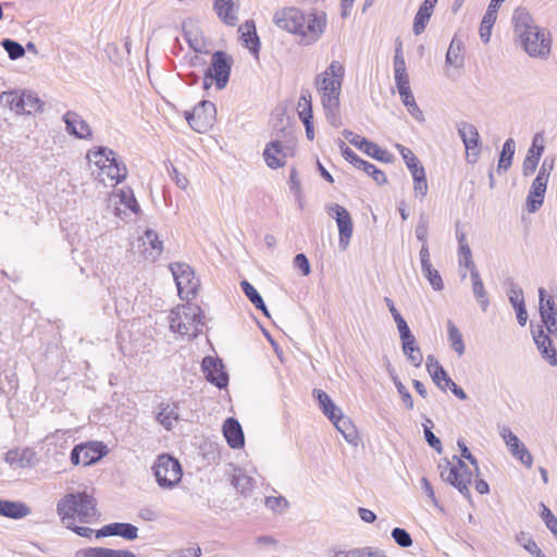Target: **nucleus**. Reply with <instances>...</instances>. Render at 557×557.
<instances>
[{
	"label": "nucleus",
	"mask_w": 557,
	"mask_h": 557,
	"mask_svg": "<svg viewBox=\"0 0 557 557\" xmlns=\"http://www.w3.org/2000/svg\"><path fill=\"white\" fill-rule=\"evenodd\" d=\"M273 23L280 29L299 36L304 45H312L321 38L327 20L323 12L306 15L295 7H287L274 13Z\"/></svg>",
	"instance_id": "1"
},
{
	"label": "nucleus",
	"mask_w": 557,
	"mask_h": 557,
	"mask_svg": "<svg viewBox=\"0 0 557 557\" xmlns=\"http://www.w3.org/2000/svg\"><path fill=\"white\" fill-rule=\"evenodd\" d=\"M512 24L516 41L529 57L544 60L549 55L552 44L549 33L535 23L527 9L515 10Z\"/></svg>",
	"instance_id": "2"
},
{
	"label": "nucleus",
	"mask_w": 557,
	"mask_h": 557,
	"mask_svg": "<svg viewBox=\"0 0 557 557\" xmlns=\"http://www.w3.org/2000/svg\"><path fill=\"white\" fill-rule=\"evenodd\" d=\"M345 76V67L342 62L334 60L315 77V87L320 95L327 122L334 126L342 125L339 114L342 85Z\"/></svg>",
	"instance_id": "3"
},
{
	"label": "nucleus",
	"mask_w": 557,
	"mask_h": 557,
	"mask_svg": "<svg viewBox=\"0 0 557 557\" xmlns=\"http://www.w3.org/2000/svg\"><path fill=\"white\" fill-rule=\"evenodd\" d=\"M57 511L65 525H73L76 520L82 523H89L98 515L95 498L85 492L64 496L58 503Z\"/></svg>",
	"instance_id": "4"
},
{
	"label": "nucleus",
	"mask_w": 557,
	"mask_h": 557,
	"mask_svg": "<svg viewBox=\"0 0 557 557\" xmlns=\"http://www.w3.org/2000/svg\"><path fill=\"white\" fill-rule=\"evenodd\" d=\"M169 321L172 332L188 339L202 333L205 325L200 307L193 304L177 306L171 311Z\"/></svg>",
	"instance_id": "5"
},
{
	"label": "nucleus",
	"mask_w": 557,
	"mask_h": 557,
	"mask_svg": "<svg viewBox=\"0 0 557 557\" xmlns=\"http://www.w3.org/2000/svg\"><path fill=\"white\" fill-rule=\"evenodd\" d=\"M87 159L90 163L99 168V176L102 182H106L107 177L112 185H115L125 180L127 175V169L124 162L108 147L90 149L87 152Z\"/></svg>",
	"instance_id": "6"
},
{
	"label": "nucleus",
	"mask_w": 557,
	"mask_h": 557,
	"mask_svg": "<svg viewBox=\"0 0 557 557\" xmlns=\"http://www.w3.org/2000/svg\"><path fill=\"white\" fill-rule=\"evenodd\" d=\"M0 103L10 108L17 114H34L44 110V101L36 92L29 90L23 91H3L0 94Z\"/></svg>",
	"instance_id": "7"
},
{
	"label": "nucleus",
	"mask_w": 557,
	"mask_h": 557,
	"mask_svg": "<svg viewBox=\"0 0 557 557\" xmlns=\"http://www.w3.org/2000/svg\"><path fill=\"white\" fill-rule=\"evenodd\" d=\"M152 471L158 485L164 490H171L177 485L183 475L180 461L168 454H161L157 457Z\"/></svg>",
	"instance_id": "8"
},
{
	"label": "nucleus",
	"mask_w": 557,
	"mask_h": 557,
	"mask_svg": "<svg viewBox=\"0 0 557 557\" xmlns=\"http://www.w3.org/2000/svg\"><path fill=\"white\" fill-rule=\"evenodd\" d=\"M457 460L456 466H451L450 462L446 461L445 465H440L441 478L456 487L460 494L471 499V493L469 486L473 479V472L467 467L462 459L454 457Z\"/></svg>",
	"instance_id": "9"
},
{
	"label": "nucleus",
	"mask_w": 557,
	"mask_h": 557,
	"mask_svg": "<svg viewBox=\"0 0 557 557\" xmlns=\"http://www.w3.org/2000/svg\"><path fill=\"white\" fill-rule=\"evenodd\" d=\"M232 59L222 51H216L211 57V64L205 73L202 85L209 89L215 84L216 89H223L230 79Z\"/></svg>",
	"instance_id": "10"
},
{
	"label": "nucleus",
	"mask_w": 557,
	"mask_h": 557,
	"mask_svg": "<svg viewBox=\"0 0 557 557\" xmlns=\"http://www.w3.org/2000/svg\"><path fill=\"white\" fill-rule=\"evenodd\" d=\"M170 271L174 277L177 293L182 299L189 300L196 296L199 280L193 269L186 263H171Z\"/></svg>",
	"instance_id": "11"
},
{
	"label": "nucleus",
	"mask_w": 557,
	"mask_h": 557,
	"mask_svg": "<svg viewBox=\"0 0 557 557\" xmlns=\"http://www.w3.org/2000/svg\"><path fill=\"white\" fill-rule=\"evenodd\" d=\"M325 211L336 221L339 235L338 246L342 250H346L354 232V223L349 211L338 203L326 205Z\"/></svg>",
	"instance_id": "12"
},
{
	"label": "nucleus",
	"mask_w": 557,
	"mask_h": 557,
	"mask_svg": "<svg viewBox=\"0 0 557 557\" xmlns=\"http://www.w3.org/2000/svg\"><path fill=\"white\" fill-rule=\"evenodd\" d=\"M215 116V106L208 100L200 101L191 112H185L188 124L198 133L207 132L213 125Z\"/></svg>",
	"instance_id": "13"
},
{
	"label": "nucleus",
	"mask_w": 557,
	"mask_h": 557,
	"mask_svg": "<svg viewBox=\"0 0 557 557\" xmlns=\"http://www.w3.org/2000/svg\"><path fill=\"white\" fill-rule=\"evenodd\" d=\"M498 432L511 456L528 469L532 468L533 457L531 453L510 428L507 425L499 426Z\"/></svg>",
	"instance_id": "14"
},
{
	"label": "nucleus",
	"mask_w": 557,
	"mask_h": 557,
	"mask_svg": "<svg viewBox=\"0 0 557 557\" xmlns=\"http://www.w3.org/2000/svg\"><path fill=\"white\" fill-rule=\"evenodd\" d=\"M107 454V447L100 442L82 443L71 451L73 465L89 466L100 460Z\"/></svg>",
	"instance_id": "15"
},
{
	"label": "nucleus",
	"mask_w": 557,
	"mask_h": 557,
	"mask_svg": "<svg viewBox=\"0 0 557 557\" xmlns=\"http://www.w3.org/2000/svg\"><path fill=\"white\" fill-rule=\"evenodd\" d=\"M458 134L467 151V161L475 163L480 157V134L478 128L468 122L457 123Z\"/></svg>",
	"instance_id": "16"
},
{
	"label": "nucleus",
	"mask_w": 557,
	"mask_h": 557,
	"mask_svg": "<svg viewBox=\"0 0 557 557\" xmlns=\"http://www.w3.org/2000/svg\"><path fill=\"white\" fill-rule=\"evenodd\" d=\"M531 334L541 357L552 367L557 366V350L553 344L549 333L544 330V325L531 324Z\"/></svg>",
	"instance_id": "17"
},
{
	"label": "nucleus",
	"mask_w": 557,
	"mask_h": 557,
	"mask_svg": "<svg viewBox=\"0 0 557 557\" xmlns=\"http://www.w3.org/2000/svg\"><path fill=\"white\" fill-rule=\"evenodd\" d=\"M539 311L541 317V325H544V330L554 335L557 333V307L555 300L547 296L544 288L539 289Z\"/></svg>",
	"instance_id": "18"
},
{
	"label": "nucleus",
	"mask_w": 557,
	"mask_h": 557,
	"mask_svg": "<svg viewBox=\"0 0 557 557\" xmlns=\"http://www.w3.org/2000/svg\"><path fill=\"white\" fill-rule=\"evenodd\" d=\"M506 293L508 300L516 311L517 321L524 326L528 321V311L525 308L523 289L511 278L506 281Z\"/></svg>",
	"instance_id": "19"
},
{
	"label": "nucleus",
	"mask_w": 557,
	"mask_h": 557,
	"mask_svg": "<svg viewBox=\"0 0 557 557\" xmlns=\"http://www.w3.org/2000/svg\"><path fill=\"white\" fill-rule=\"evenodd\" d=\"M202 370L206 379L218 388H224L228 383V375L224 371L222 361L218 358L206 357L202 360Z\"/></svg>",
	"instance_id": "20"
},
{
	"label": "nucleus",
	"mask_w": 557,
	"mask_h": 557,
	"mask_svg": "<svg viewBox=\"0 0 557 557\" xmlns=\"http://www.w3.org/2000/svg\"><path fill=\"white\" fill-rule=\"evenodd\" d=\"M65 131L79 139H91L92 131L89 124L75 111H67L62 117Z\"/></svg>",
	"instance_id": "21"
},
{
	"label": "nucleus",
	"mask_w": 557,
	"mask_h": 557,
	"mask_svg": "<svg viewBox=\"0 0 557 557\" xmlns=\"http://www.w3.org/2000/svg\"><path fill=\"white\" fill-rule=\"evenodd\" d=\"M104 536H121L124 540L134 541L138 537V528L126 522L109 523L96 532V537Z\"/></svg>",
	"instance_id": "22"
},
{
	"label": "nucleus",
	"mask_w": 557,
	"mask_h": 557,
	"mask_svg": "<svg viewBox=\"0 0 557 557\" xmlns=\"http://www.w3.org/2000/svg\"><path fill=\"white\" fill-rule=\"evenodd\" d=\"M224 437L233 449H239L245 444L243 429L235 418H227L223 424Z\"/></svg>",
	"instance_id": "23"
},
{
	"label": "nucleus",
	"mask_w": 557,
	"mask_h": 557,
	"mask_svg": "<svg viewBox=\"0 0 557 557\" xmlns=\"http://www.w3.org/2000/svg\"><path fill=\"white\" fill-rule=\"evenodd\" d=\"M263 157L268 166L278 169L285 164L287 153L278 140H273L267 145Z\"/></svg>",
	"instance_id": "24"
},
{
	"label": "nucleus",
	"mask_w": 557,
	"mask_h": 557,
	"mask_svg": "<svg viewBox=\"0 0 557 557\" xmlns=\"http://www.w3.org/2000/svg\"><path fill=\"white\" fill-rule=\"evenodd\" d=\"M213 9L218 16L228 26L236 25L238 17V5L234 0H215Z\"/></svg>",
	"instance_id": "25"
},
{
	"label": "nucleus",
	"mask_w": 557,
	"mask_h": 557,
	"mask_svg": "<svg viewBox=\"0 0 557 557\" xmlns=\"http://www.w3.org/2000/svg\"><path fill=\"white\" fill-rule=\"evenodd\" d=\"M75 557H136V555L128 549L86 547L78 549Z\"/></svg>",
	"instance_id": "26"
},
{
	"label": "nucleus",
	"mask_w": 557,
	"mask_h": 557,
	"mask_svg": "<svg viewBox=\"0 0 557 557\" xmlns=\"http://www.w3.org/2000/svg\"><path fill=\"white\" fill-rule=\"evenodd\" d=\"M143 244L146 246L144 256L147 260L156 261L163 251V243L159 239L153 230H147L143 236Z\"/></svg>",
	"instance_id": "27"
},
{
	"label": "nucleus",
	"mask_w": 557,
	"mask_h": 557,
	"mask_svg": "<svg viewBox=\"0 0 557 557\" xmlns=\"http://www.w3.org/2000/svg\"><path fill=\"white\" fill-rule=\"evenodd\" d=\"M30 513V508L22 503L0 499V516L11 519H22Z\"/></svg>",
	"instance_id": "28"
},
{
	"label": "nucleus",
	"mask_w": 557,
	"mask_h": 557,
	"mask_svg": "<svg viewBox=\"0 0 557 557\" xmlns=\"http://www.w3.org/2000/svg\"><path fill=\"white\" fill-rule=\"evenodd\" d=\"M436 3L437 0H424L422 2L413 21L412 30L414 35H420L424 32Z\"/></svg>",
	"instance_id": "29"
},
{
	"label": "nucleus",
	"mask_w": 557,
	"mask_h": 557,
	"mask_svg": "<svg viewBox=\"0 0 557 557\" xmlns=\"http://www.w3.org/2000/svg\"><path fill=\"white\" fill-rule=\"evenodd\" d=\"M180 420L178 406L176 404H161L157 413V421L168 431L172 430Z\"/></svg>",
	"instance_id": "30"
},
{
	"label": "nucleus",
	"mask_w": 557,
	"mask_h": 557,
	"mask_svg": "<svg viewBox=\"0 0 557 557\" xmlns=\"http://www.w3.org/2000/svg\"><path fill=\"white\" fill-rule=\"evenodd\" d=\"M231 482L237 492L245 496L249 495L255 486L253 479L243 469L236 467L233 468Z\"/></svg>",
	"instance_id": "31"
},
{
	"label": "nucleus",
	"mask_w": 557,
	"mask_h": 557,
	"mask_svg": "<svg viewBox=\"0 0 557 557\" xmlns=\"http://www.w3.org/2000/svg\"><path fill=\"white\" fill-rule=\"evenodd\" d=\"M331 421L348 443L356 444L357 432L349 418L345 417L341 411Z\"/></svg>",
	"instance_id": "32"
},
{
	"label": "nucleus",
	"mask_w": 557,
	"mask_h": 557,
	"mask_svg": "<svg viewBox=\"0 0 557 557\" xmlns=\"http://www.w3.org/2000/svg\"><path fill=\"white\" fill-rule=\"evenodd\" d=\"M470 278L472 282L473 296L482 311L485 312L490 306V300L479 271H473V273L470 274Z\"/></svg>",
	"instance_id": "33"
},
{
	"label": "nucleus",
	"mask_w": 557,
	"mask_h": 557,
	"mask_svg": "<svg viewBox=\"0 0 557 557\" xmlns=\"http://www.w3.org/2000/svg\"><path fill=\"white\" fill-rule=\"evenodd\" d=\"M313 396L318 400L319 407L322 412L330 419L334 420L335 416L342 410L334 404L331 397L322 389H313Z\"/></svg>",
	"instance_id": "34"
},
{
	"label": "nucleus",
	"mask_w": 557,
	"mask_h": 557,
	"mask_svg": "<svg viewBox=\"0 0 557 557\" xmlns=\"http://www.w3.org/2000/svg\"><path fill=\"white\" fill-rule=\"evenodd\" d=\"M243 30L242 37L245 42V47L248 48L253 54H257L260 47V40L256 33V26L252 21H246L240 27Z\"/></svg>",
	"instance_id": "35"
},
{
	"label": "nucleus",
	"mask_w": 557,
	"mask_h": 557,
	"mask_svg": "<svg viewBox=\"0 0 557 557\" xmlns=\"http://www.w3.org/2000/svg\"><path fill=\"white\" fill-rule=\"evenodd\" d=\"M516 151V144L512 138H508L504 145L498 159L497 172H506L512 164L513 154Z\"/></svg>",
	"instance_id": "36"
},
{
	"label": "nucleus",
	"mask_w": 557,
	"mask_h": 557,
	"mask_svg": "<svg viewBox=\"0 0 557 557\" xmlns=\"http://www.w3.org/2000/svg\"><path fill=\"white\" fill-rule=\"evenodd\" d=\"M403 351L407 356L409 362L419 368L423 361V356L420 347L417 345L416 337H409L408 339L401 341Z\"/></svg>",
	"instance_id": "37"
},
{
	"label": "nucleus",
	"mask_w": 557,
	"mask_h": 557,
	"mask_svg": "<svg viewBox=\"0 0 557 557\" xmlns=\"http://www.w3.org/2000/svg\"><path fill=\"white\" fill-rule=\"evenodd\" d=\"M463 45L460 39H458L456 36L451 39L450 45L448 47L447 53H446V63L455 66L460 67L463 63Z\"/></svg>",
	"instance_id": "38"
},
{
	"label": "nucleus",
	"mask_w": 557,
	"mask_h": 557,
	"mask_svg": "<svg viewBox=\"0 0 557 557\" xmlns=\"http://www.w3.org/2000/svg\"><path fill=\"white\" fill-rule=\"evenodd\" d=\"M240 287L246 297L253 304V306L261 310L267 317H269V311L258 290L246 280L240 282Z\"/></svg>",
	"instance_id": "39"
},
{
	"label": "nucleus",
	"mask_w": 557,
	"mask_h": 557,
	"mask_svg": "<svg viewBox=\"0 0 557 557\" xmlns=\"http://www.w3.org/2000/svg\"><path fill=\"white\" fill-rule=\"evenodd\" d=\"M447 334L451 348L458 356H462L466 350L463 338L458 327L451 321L447 323Z\"/></svg>",
	"instance_id": "40"
},
{
	"label": "nucleus",
	"mask_w": 557,
	"mask_h": 557,
	"mask_svg": "<svg viewBox=\"0 0 557 557\" xmlns=\"http://www.w3.org/2000/svg\"><path fill=\"white\" fill-rule=\"evenodd\" d=\"M366 154L372 157L375 160L392 163L394 161V157L386 149L381 148L375 143L369 141L364 150L362 151Z\"/></svg>",
	"instance_id": "41"
},
{
	"label": "nucleus",
	"mask_w": 557,
	"mask_h": 557,
	"mask_svg": "<svg viewBox=\"0 0 557 557\" xmlns=\"http://www.w3.org/2000/svg\"><path fill=\"white\" fill-rule=\"evenodd\" d=\"M423 276L428 280L431 287L435 292H441L444 289V282L440 274V272L433 268L432 264L424 265L421 268Z\"/></svg>",
	"instance_id": "42"
},
{
	"label": "nucleus",
	"mask_w": 557,
	"mask_h": 557,
	"mask_svg": "<svg viewBox=\"0 0 557 557\" xmlns=\"http://www.w3.org/2000/svg\"><path fill=\"white\" fill-rule=\"evenodd\" d=\"M458 264L460 268L465 267L470 271V274L473 271H478L475 263L472 259V251L469 245H463L462 247H458Z\"/></svg>",
	"instance_id": "43"
},
{
	"label": "nucleus",
	"mask_w": 557,
	"mask_h": 557,
	"mask_svg": "<svg viewBox=\"0 0 557 557\" xmlns=\"http://www.w3.org/2000/svg\"><path fill=\"white\" fill-rule=\"evenodd\" d=\"M117 197L120 198V203L124 205V207L129 209L133 213H137L139 211V205L131 188H122L117 194Z\"/></svg>",
	"instance_id": "44"
},
{
	"label": "nucleus",
	"mask_w": 557,
	"mask_h": 557,
	"mask_svg": "<svg viewBox=\"0 0 557 557\" xmlns=\"http://www.w3.org/2000/svg\"><path fill=\"white\" fill-rule=\"evenodd\" d=\"M1 46L8 52L11 60H17L25 54L24 47L12 39H3Z\"/></svg>",
	"instance_id": "45"
},
{
	"label": "nucleus",
	"mask_w": 557,
	"mask_h": 557,
	"mask_svg": "<svg viewBox=\"0 0 557 557\" xmlns=\"http://www.w3.org/2000/svg\"><path fill=\"white\" fill-rule=\"evenodd\" d=\"M359 170H362L364 173H367L369 176H371L379 185H383L387 182V177L384 174V172H382L374 164H372L366 160L363 163H361V166Z\"/></svg>",
	"instance_id": "46"
},
{
	"label": "nucleus",
	"mask_w": 557,
	"mask_h": 557,
	"mask_svg": "<svg viewBox=\"0 0 557 557\" xmlns=\"http://www.w3.org/2000/svg\"><path fill=\"white\" fill-rule=\"evenodd\" d=\"M370 555L371 553L368 548H352L350 550H344L334 547L329 553V557H367Z\"/></svg>",
	"instance_id": "47"
},
{
	"label": "nucleus",
	"mask_w": 557,
	"mask_h": 557,
	"mask_svg": "<svg viewBox=\"0 0 557 557\" xmlns=\"http://www.w3.org/2000/svg\"><path fill=\"white\" fill-rule=\"evenodd\" d=\"M430 219L425 213L419 215L418 224L414 230V234L418 240L422 244L428 243V231H429Z\"/></svg>",
	"instance_id": "48"
},
{
	"label": "nucleus",
	"mask_w": 557,
	"mask_h": 557,
	"mask_svg": "<svg viewBox=\"0 0 557 557\" xmlns=\"http://www.w3.org/2000/svg\"><path fill=\"white\" fill-rule=\"evenodd\" d=\"M397 148V150L399 151L400 156L403 157L407 168L409 171H411L412 169L417 168L418 165H420V161L418 160V158L414 156V153L412 152L411 149L400 145V144H396L395 146Z\"/></svg>",
	"instance_id": "49"
},
{
	"label": "nucleus",
	"mask_w": 557,
	"mask_h": 557,
	"mask_svg": "<svg viewBox=\"0 0 557 557\" xmlns=\"http://www.w3.org/2000/svg\"><path fill=\"white\" fill-rule=\"evenodd\" d=\"M338 147L344 159L350 162L355 168L360 169L361 163L364 162L363 159L359 158L355 151H352L343 140H338Z\"/></svg>",
	"instance_id": "50"
},
{
	"label": "nucleus",
	"mask_w": 557,
	"mask_h": 557,
	"mask_svg": "<svg viewBox=\"0 0 557 557\" xmlns=\"http://www.w3.org/2000/svg\"><path fill=\"white\" fill-rule=\"evenodd\" d=\"M264 504L267 508L271 509L274 512H283L288 507V502L283 496H269L265 497Z\"/></svg>",
	"instance_id": "51"
},
{
	"label": "nucleus",
	"mask_w": 557,
	"mask_h": 557,
	"mask_svg": "<svg viewBox=\"0 0 557 557\" xmlns=\"http://www.w3.org/2000/svg\"><path fill=\"white\" fill-rule=\"evenodd\" d=\"M392 537L395 541V543L403 548H407L412 545L411 535L405 529H401V528L393 529Z\"/></svg>",
	"instance_id": "52"
},
{
	"label": "nucleus",
	"mask_w": 557,
	"mask_h": 557,
	"mask_svg": "<svg viewBox=\"0 0 557 557\" xmlns=\"http://www.w3.org/2000/svg\"><path fill=\"white\" fill-rule=\"evenodd\" d=\"M518 542L523 546V548L530 553L534 557H546L537 544L531 539L527 537L523 533L517 537Z\"/></svg>",
	"instance_id": "53"
},
{
	"label": "nucleus",
	"mask_w": 557,
	"mask_h": 557,
	"mask_svg": "<svg viewBox=\"0 0 557 557\" xmlns=\"http://www.w3.org/2000/svg\"><path fill=\"white\" fill-rule=\"evenodd\" d=\"M542 506V519L544 520L546 527L550 530L554 536L557 539V518L556 516L544 505Z\"/></svg>",
	"instance_id": "54"
},
{
	"label": "nucleus",
	"mask_w": 557,
	"mask_h": 557,
	"mask_svg": "<svg viewBox=\"0 0 557 557\" xmlns=\"http://www.w3.org/2000/svg\"><path fill=\"white\" fill-rule=\"evenodd\" d=\"M394 384L396 386V389L398 394L401 397V400L404 401L407 409L411 410L413 409V399L411 394L408 392V389L405 387V385L398 380L397 376H393Z\"/></svg>",
	"instance_id": "55"
},
{
	"label": "nucleus",
	"mask_w": 557,
	"mask_h": 557,
	"mask_svg": "<svg viewBox=\"0 0 557 557\" xmlns=\"http://www.w3.org/2000/svg\"><path fill=\"white\" fill-rule=\"evenodd\" d=\"M312 114L311 95L309 91H302L298 100V115L299 119L306 114Z\"/></svg>",
	"instance_id": "56"
},
{
	"label": "nucleus",
	"mask_w": 557,
	"mask_h": 557,
	"mask_svg": "<svg viewBox=\"0 0 557 557\" xmlns=\"http://www.w3.org/2000/svg\"><path fill=\"white\" fill-rule=\"evenodd\" d=\"M498 9H499V0H491L488 8L482 18V23L494 26L496 18H497Z\"/></svg>",
	"instance_id": "57"
},
{
	"label": "nucleus",
	"mask_w": 557,
	"mask_h": 557,
	"mask_svg": "<svg viewBox=\"0 0 557 557\" xmlns=\"http://www.w3.org/2000/svg\"><path fill=\"white\" fill-rule=\"evenodd\" d=\"M543 141L544 139L542 135L535 134L532 140V145L527 152V156H533L536 157L537 160H541V157L545 150Z\"/></svg>",
	"instance_id": "58"
},
{
	"label": "nucleus",
	"mask_w": 557,
	"mask_h": 557,
	"mask_svg": "<svg viewBox=\"0 0 557 557\" xmlns=\"http://www.w3.org/2000/svg\"><path fill=\"white\" fill-rule=\"evenodd\" d=\"M544 195H542L539 191H535V194H531V189L529 190L528 197H527V208L528 211L533 213L537 211L544 201Z\"/></svg>",
	"instance_id": "59"
},
{
	"label": "nucleus",
	"mask_w": 557,
	"mask_h": 557,
	"mask_svg": "<svg viewBox=\"0 0 557 557\" xmlns=\"http://www.w3.org/2000/svg\"><path fill=\"white\" fill-rule=\"evenodd\" d=\"M343 135L351 145H354L355 147H357L361 151L364 150V148L367 147L368 143L370 141L367 138H363V137L359 136L358 134H356V133H354L351 131H347V129H345L343 132Z\"/></svg>",
	"instance_id": "60"
},
{
	"label": "nucleus",
	"mask_w": 557,
	"mask_h": 557,
	"mask_svg": "<svg viewBox=\"0 0 557 557\" xmlns=\"http://www.w3.org/2000/svg\"><path fill=\"white\" fill-rule=\"evenodd\" d=\"M397 330L399 332L400 341L408 339L409 337H412L413 334L411 333L406 320L403 318V315H398L394 319Z\"/></svg>",
	"instance_id": "61"
},
{
	"label": "nucleus",
	"mask_w": 557,
	"mask_h": 557,
	"mask_svg": "<svg viewBox=\"0 0 557 557\" xmlns=\"http://www.w3.org/2000/svg\"><path fill=\"white\" fill-rule=\"evenodd\" d=\"M457 445L460 448L461 457L467 459L474 467V470L478 474L480 468L476 458L470 453L469 448L462 440H458Z\"/></svg>",
	"instance_id": "62"
},
{
	"label": "nucleus",
	"mask_w": 557,
	"mask_h": 557,
	"mask_svg": "<svg viewBox=\"0 0 557 557\" xmlns=\"http://www.w3.org/2000/svg\"><path fill=\"white\" fill-rule=\"evenodd\" d=\"M540 160L536 159V157L533 156H525L523 163H522V174L523 176H530L532 175L537 165Z\"/></svg>",
	"instance_id": "63"
},
{
	"label": "nucleus",
	"mask_w": 557,
	"mask_h": 557,
	"mask_svg": "<svg viewBox=\"0 0 557 557\" xmlns=\"http://www.w3.org/2000/svg\"><path fill=\"white\" fill-rule=\"evenodd\" d=\"M555 166V159L552 157H546L539 170L537 176H542L543 178L549 180L550 173Z\"/></svg>",
	"instance_id": "64"
}]
</instances>
